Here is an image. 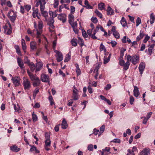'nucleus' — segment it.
<instances>
[{
  "mask_svg": "<svg viewBox=\"0 0 155 155\" xmlns=\"http://www.w3.org/2000/svg\"><path fill=\"white\" fill-rule=\"evenodd\" d=\"M7 16L11 22L14 23L17 17L16 13L11 10L8 12Z\"/></svg>",
  "mask_w": 155,
  "mask_h": 155,
  "instance_id": "1",
  "label": "nucleus"
},
{
  "mask_svg": "<svg viewBox=\"0 0 155 155\" xmlns=\"http://www.w3.org/2000/svg\"><path fill=\"white\" fill-rule=\"evenodd\" d=\"M23 84L25 90H29L31 87L30 81L25 77L23 78Z\"/></svg>",
  "mask_w": 155,
  "mask_h": 155,
  "instance_id": "2",
  "label": "nucleus"
},
{
  "mask_svg": "<svg viewBox=\"0 0 155 155\" xmlns=\"http://www.w3.org/2000/svg\"><path fill=\"white\" fill-rule=\"evenodd\" d=\"M38 29H37V38L39 37V35L42 32V28L43 27V22L42 21H39L38 23Z\"/></svg>",
  "mask_w": 155,
  "mask_h": 155,
  "instance_id": "3",
  "label": "nucleus"
},
{
  "mask_svg": "<svg viewBox=\"0 0 155 155\" xmlns=\"http://www.w3.org/2000/svg\"><path fill=\"white\" fill-rule=\"evenodd\" d=\"M54 52L56 53L57 56H56V59L57 61L58 62L61 61L63 59V55L62 53L60 51L55 50Z\"/></svg>",
  "mask_w": 155,
  "mask_h": 155,
  "instance_id": "4",
  "label": "nucleus"
},
{
  "mask_svg": "<svg viewBox=\"0 0 155 155\" xmlns=\"http://www.w3.org/2000/svg\"><path fill=\"white\" fill-rule=\"evenodd\" d=\"M58 18L63 23H65L66 21V15L65 14L61 13L58 15Z\"/></svg>",
  "mask_w": 155,
  "mask_h": 155,
  "instance_id": "5",
  "label": "nucleus"
},
{
  "mask_svg": "<svg viewBox=\"0 0 155 155\" xmlns=\"http://www.w3.org/2000/svg\"><path fill=\"white\" fill-rule=\"evenodd\" d=\"M12 80L15 86H18L20 85V78L18 77H12Z\"/></svg>",
  "mask_w": 155,
  "mask_h": 155,
  "instance_id": "6",
  "label": "nucleus"
},
{
  "mask_svg": "<svg viewBox=\"0 0 155 155\" xmlns=\"http://www.w3.org/2000/svg\"><path fill=\"white\" fill-rule=\"evenodd\" d=\"M41 81L43 82H49V77L48 75L42 74L41 76Z\"/></svg>",
  "mask_w": 155,
  "mask_h": 155,
  "instance_id": "7",
  "label": "nucleus"
},
{
  "mask_svg": "<svg viewBox=\"0 0 155 155\" xmlns=\"http://www.w3.org/2000/svg\"><path fill=\"white\" fill-rule=\"evenodd\" d=\"M150 153V150L149 148H145L140 152L139 155H149Z\"/></svg>",
  "mask_w": 155,
  "mask_h": 155,
  "instance_id": "8",
  "label": "nucleus"
},
{
  "mask_svg": "<svg viewBox=\"0 0 155 155\" xmlns=\"http://www.w3.org/2000/svg\"><path fill=\"white\" fill-rule=\"evenodd\" d=\"M72 98L74 100H77L78 99V91L77 89L76 90H74L73 91Z\"/></svg>",
  "mask_w": 155,
  "mask_h": 155,
  "instance_id": "9",
  "label": "nucleus"
},
{
  "mask_svg": "<svg viewBox=\"0 0 155 155\" xmlns=\"http://www.w3.org/2000/svg\"><path fill=\"white\" fill-rule=\"evenodd\" d=\"M54 20L53 18H50L48 21L47 25L49 26L50 28L54 29V26L53 25Z\"/></svg>",
  "mask_w": 155,
  "mask_h": 155,
  "instance_id": "10",
  "label": "nucleus"
},
{
  "mask_svg": "<svg viewBox=\"0 0 155 155\" xmlns=\"http://www.w3.org/2000/svg\"><path fill=\"white\" fill-rule=\"evenodd\" d=\"M145 67V64L143 62H141L140 63L139 67V69L140 74L142 75L143 74V72Z\"/></svg>",
  "mask_w": 155,
  "mask_h": 155,
  "instance_id": "11",
  "label": "nucleus"
},
{
  "mask_svg": "<svg viewBox=\"0 0 155 155\" xmlns=\"http://www.w3.org/2000/svg\"><path fill=\"white\" fill-rule=\"evenodd\" d=\"M139 58L136 55H134L132 56L131 62L132 63L135 65L138 62Z\"/></svg>",
  "mask_w": 155,
  "mask_h": 155,
  "instance_id": "12",
  "label": "nucleus"
},
{
  "mask_svg": "<svg viewBox=\"0 0 155 155\" xmlns=\"http://www.w3.org/2000/svg\"><path fill=\"white\" fill-rule=\"evenodd\" d=\"M134 95L136 97H137L139 96L140 93L139 91L138 88L137 86L134 87Z\"/></svg>",
  "mask_w": 155,
  "mask_h": 155,
  "instance_id": "13",
  "label": "nucleus"
},
{
  "mask_svg": "<svg viewBox=\"0 0 155 155\" xmlns=\"http://www.w3.org/2000/svg\"><path fill=\"white\" fill-rule=\"evenodd\" d=\"M17 62L18 65L21 69H23L25 68L24 66L23 62L22 61L21 59V58H17Z\"/></svg>",
  "mask_w": 155,
  "mask_h": 155,
  "instance_id": "14",
  "label": "nucleus"
},
{
  "mask_svg": "<svg viewBox=\"0 0 155 155\" xmlns=\"http://www.w3.org/2000/svg\"><path fill=\"white\" fill-rule=\"evenodd\" d=\"M107 12V15H112L114 14V12L112 8L109 6L107 7V8L106 10Z\"/></svg>",
  "mask_w": 155,
  "mask_h": 155,
  "instance_id": "15",
  "label": "nucleus"
},
{
  "mask_svg": "<svg viewBox=\"0 0 155 155\" xmlns=\"http://www.w3.org/2000/svg\"><path fill=\"white\" fill-rule=\"evenodd\" d=\"M10 149L12 151L14 152H18L20 150V148H18L16 145H13L11 146Z\"/></svg>",
  "mask_w": 155,
  "mask_h": 155,
  "instance_id": "16",
  "label": "nucleus"
},
{
  "mask_svg": "<svg viewBox=\"0 0 155 155\" xmlns=\"http://www.w3.org/2000/svg\"><path fill=\"white\" fill-rule=\"evenodd\" d=\"M35 72L39 71L40 70L41 68L42 67L43 64L41 63H38L36 64Z\"/></svg>",
  "mask_w": 155,
  "mask_h": 155,
  "instance_id": "17",
  "label": "nucleus"
},
{
  "mask_svg": "<svg viewBox=\"0 0 155 155\" xmlns=\"http://www.w3.org/2000/svg\"><path fill=\"white\" fill-rule=\"evenodd\" d=\"M68 125L65 119H64L62 121L61 124V127L64 129H66L68 127Z\"/></svg>",
  "mask_w": 155,
  "mask_h": 155,
  "instance_id": "18",
  "label": "nucleus"
},
{
  "mask_svg": "<svg viewBox=\"0 0 155 155\" xmlns=\"http://www.w3.org/2000/svg\"><path fill=\"white\" fill-rule=\"evenodd\" d=\"M30 45L31 48L32 50H34L37 48L36 43L35 42H31L30 43Z\"/></svg>",
  "mask_w": 155,
  "mask_h": 155,
  "instance_id": "19",
  "label": "nucleus"
},
{
  "mask_svg": "<svg viewBox=\"0 0 155 155\" xmlns=\"http://www.w3.org/2000/svg\"><path fill=\"white\" fill-rule=\"evenodd\" d=\"M155 46V44H153L152 45H149V48H148V51L149 52V54H150V55L152 53V50L153 49V48H154V47Z\"/></svg>",
  "mask_w": 155,
  "mask_h": 155,
  "instance_id": "20",
  "label": "nucleus"
},
{
  "mask_svg": "<svg viewBox=\"0 0 155 155\" xmlns=\"http://www.w3.org/2000/svg\"><path fill=\"white\" fill-rule=\"evenodd\" d=\"M21 45L22 48L24 51L25 52H26L25 50L26 49V46L25 40L23 39H22L21 40Z\"/></svg>",
  "mask_w": 155,
  "mask_h": 155,
  "instance_id": "21",
  "label": "nucleus"
},
{
  "mask_svg": "<svg viewBox=\"0 0 155 155\" xmlns=\"http://www.w3.org/2000/svg\"><path fill=\"white\" fill-rule=\"evenodd\" d=\"M111 54H109V55L107 58H106L105 57H104V64H105L107 63H108L110 60V57H111Z\"/></svg>",
  "mask_w": 155,
  "mask_h": 155,
  "instance_id": "22",
  "label": "nucleus"
},
{
  "mask_svg": "<svg viewBox=\"0 0 155 155\" xmlns=\"http://www.w3.org/2000/svg\"><path fill=\"white\" fill-rule=\"evenodd\" d=\"M144 35V34L141 32V31L140 32V35L138 36L136 38L137 41H139L141 39L143 38Z\"/></svg>",
  "mask_w": 155,
  "mask_h": 155,
  "instance_id": "23",
  "label": "nucleus"
},
{
  "mask_svg": "<svg viewBox=\"0 0 155 155\" xmlns=\"http://www.w3.org/2000/svg\"><path fill=\"white\" fill-rule=\"evenodd\" d=\"M49 14L51 16H52L51 18H54L56 17L57 15V14L56 12V11H55L54 12H52V11H49Z\"/></svg>",
  "mask_w": 155,
  "mask_h": 155,
  "instance_id": "24",
  "label": "nucleus"
},
{
  "mask_svg": "<svg viewBox=\"0 0 155 155\" xmlns=\"http://www.w3.org/2000/svg\"><path fill=\"white\" fill-rule=\"evenodd\" d=\"M120 23L124 27H125L127 25V23L124 17L122 18L121 20L120 21Z\"/></svg>",
  "mask_w": 155,
  "mask_h": 155,
  "instance_id": "25",
  "label": "nucleus"
},
{
  "mask_svg": "<svg viewBox=\"0 0 155 155\" xmlns=\"http://www.w3.org/2000/svg\"><path fill=\"white\" fill-rule=\"evenodd\" d=\"M98 8L99 10H103L104 9V4L103 3H100L98 4Z\"/></svg>",
  "mask_w": 155,
  "mask_h": 155,
  "instance_id": "26",
  "label": "nucleus"
},
{
  "mask_svg": "<svg viewBox=\"0 0 155 155\" xmlns=\"http://www.w3.org/2000/svg\"><path fill=\"white\" fill-rule=\"evenodd\" d=\"M84 4L85 5V7L87 9H92L93 7L91 6L89 4V2L87 0H85Z\"/></svg>",
  "mask_w": 155,
  "mask_h": 155,
  "instance_id": "27",
  "label": "nucleus"
},
{
  "mask_svg": "<svg viewBox=\"0 0 155 155\" xmlns=\"http://www.w3.org/2000/svg\"><path fill=\"white\" fill-rule=\"evenodd\" d=\"M40 81L39 79H38L37 80L35 81L33 83V86L35 87L40 85Z\"/></svg>",
  "mask_w": 155,
  "mask_h": 155,
  "instance_id": "28",
  "label": "nucleus"
},
{
  "mask_svg": "<svg viewBox=\"0 0 155 155\" xmlns=\"http://www.w3.org/2000/svg\"><path fill=\"white\" fill-rule=\"evenodd\" d=\"M28 65L30 67L31 70L32 72L34 71L35 68H36L34 64L32 62H31Z\"/></svg>",
  "mask_w": 155,
  "mask_h": 155,
  "instance_id": "29",
  "label": "nucleus"
},
{
  "mask_svg": "<svg viewBox=\"0 0 155 155\" xmlns=\"http://www.w3.org/2000/svg\"><path fill=\"white\" fill-rule=\"evenodd\" d=\"M43 2H44V4H45V0H39L35 5V7H38L39 5H41Z\"/></svg>",
  "mask_w": 155,
  "mask_h": 155,
  "instance_id": "30",
  "label": "nucleus"
},
{
  "mask_svg": "<svg viewBox=\"0 0 155 155\" xmlns=\"http://www.w3.org/2000/svg\"><path fill=\"white\" fill-rule=\"evenodd\" d=\"M69 18V22L70 24L72 23L74 21V16L72 15H69L68 16Z\"/></svg>",
  "mask_w": 155,
  "mask_h": 155,
  "instance_id": "31",
  "label": "nucleus"
},
{
  "mask_svg": "<svg viewBox=\"0 0 155 155\" xmlns=\"http://www.w3.org/2000/svg\"><path fill=\"white\" fill-rule=\"evenodd\" d=\"M9 28L7 29V30H5V33L7 35H10L12 32V27L10 24H9Z\"/></svg>",
  "mask_w": 155,
  "mask_h": 155,
  "instance_id": "32",
  "label": "nucleus"
},
{
  "mask_svg": "<svg viewBox=\"0 0 155 155\" xmlns=\"http://www.w3.org/2000/svg\"><path fill=\"white\" fill-rule=\"evenodd\" d=\"M71 42L73 46L75 47L77 45V39L73 38L71 40Z\"/></svg>",
  "mask_w": 155,
  "mask_h": 155,
  "instance_id": "33",
  "label": "nucleus"
},
{
  "mask_svg": "<svg viewBox=\"0 0 155 155\" xmlns=\"http://www.w3.org/2000/svg\"><path fill=\"white\" fill-rule=\"evenodd\" d=\"M155 19V17L153 13L151 14L150 15V22L151 24H153L154 21Z\"/></svg>",
  "mask_w": 155,
  "mask_h": 155,
  "instance_id": "34",
  "label": "nucleus"
},
{
  "mask_svg": "<svg viewBox=\"0 0 155 155\" xmlns=\"http://www.w3.org/2000/svg\"><path fill=\"white\" fill-rule=\"evenodd\" d=\"M30 78L32 81L37 80L38 79H39L36 75H34L33 74L30 76Z\"/></svg>",
  "mask_w": 155,
  "mask_h": 155,
  "instance_id": "35",
  "label": "nucleus"
},
{
  "mask_svg": "<svg viewBox=\"0 0 155 155\" xmlns=\"http://www.w3.org/2000/svg\"><path fill=\"white\" fill-rule=\"evenodd\" d=\"M105 127L104 125H102L100 128V132L99 134V136L101 134V133H103Z\"/></svg>",
  "mask_w": 155,
  "mask_h": 155,
  "instance_id": "36",
  "label": "nucleus"
},
{
  "mask_svg": "<svg viewBox=\"0 0 155 155\" xmlns=\"http://www.w3.org/2000/svg\"><path fill=\"white\" fill-rule=\"evenodd\" d=\"M24 63L25 64H27L28 65L31 63L30 60L28 59V57L26 56L24 57Z\"/></svg>",
  "mask_w": 155,
  "mask_h": 155,
  "instance_id": "37",
  "label": "nucleus"
},
{
  "mask_svg": "<svg viewBox=\"0 0 155 155\" xmlns=\"http://www.w3.org/2000/svg\"><path fill=\"white\" fill-rule=\"evenodd\" d=\"M38 119L37 116L36 114H34L33 112L32 114V119L34 122H36Z\"/></svg>",
  "mask_w": 155,
  "mask_h": 155,
  "instance_id": "38",
  "label": "nucleus"
},
{
  "mask_svg": "<svg viewBox=\"0 0 155 155\" xmlns=\"http://www.w3.org/2000/svg\"><path fill=\"white\" fill-rule=\"evenodd\" d=\"M94 12L100 18H102V15L97 9L95 10Z\"/></svg>",
  "mask_w": 155,
  "mask_h": 155,
  "instance_id": "39",
  "label": "nucleus"
},
{
  "mask_svg": "<svg viewBox=\"0 0 155 155\" xmlns=\"http://www.w3.org/2000/svg\"><path fill=\"white\" fill-rule=\"evenodd\" d=\"M130 63H128L126 62V63L124 64V70L125 71L127 70L129 68V66L130 65Z\"/></svg>",
  "mask_w": 155,
  "mask_h": 155,
  "instance_id": "40",
  "label": "nucleus"
},
{
  "mask_svg": "<svg viewBox=\"0 0 155 155\" xmlns=\"http://www.w3.org/2000/svg\"><path fill=\"white\" fill-rule=\"evenodd\" d=\"M78 44L80 45L81 47H82L84 45V41L80 38L78 37Z\"/></svg>",
  "mask_w": 155,
  "mask_h": 155,
  "instance_id": "41",
  "label": "nucleus"
},
{
  "mask_svg": "<svg viewBox=\"0 0 155 155\" xmlns=\"http://www.w3.org/2000/svg\"><path fill=\"white\" fill-rule=\"evenodd\" d=\"M45 143V145L46 147H50V146L51 141L50 139H46Z\"/></svg>",
  "mask_w": 155,
  "mask_h": 155,
  "instance_id": "42",
  "label": "nucleus"
},
{
  "mask_svg": "<svg viewBox=\"0 0 155 155\" xmlns=\"http://www.w3.org/2000/svg\"><path fill=\"white\" fill-rule=\"evenodd\" d=\"M113 34L114 37L118 39L120 37V34L117 31L114 32V33H113Z\"/></svg>",
  "mask_w": 155,
  "mask_h": 155,
  "instance_id": "43",
  "label": "nucleus"
},
{
  "mask_svg": "<svg viewBox=\"0 0 155 155\" xmlns=\"http://www.w3.org/2000/svg\"><path fill=\"white\" fill-rule=\"evenodd\" d=\"M100 49V51H102L104 50V52L106 51V49L105 48V47L103 44L102 43L101 44Z\"/></svg>",
  "mask_w": 155,
  "mask_h": 155,
  "instance_id": "44",
  "label": "nucleus"
},
{
  "mask_svg": "<svg viewBox=\"0 0 155 155\" xmlns=\"http://www.w3.org/2000/svg\"><path fill=\"white\" fill-rule=\"evenodd\" d=\"M126 50V49L125 48H122L120 51V56L121 58H122L124 55V51Z\"/></svg>",
  "mask_w": 155,
  "mask_h": 155,
  "instance_id": "45",
  "label": "nucleus"
},
{
  "mask_svg": "<svg viewBox=\"0 0 155 155\" xmlns=\"http://www.w3.org/2000/svg\"><path fill=\"white\" fill-rule=\"evenodd\" d=\"M71 56L69 54H67L66 57H65L64 61V62H67L70 59Z\"/></svg>",
  "mask_w": 155,
  "mask_h": 155,
  "instance_id": "46",
  "label": "nucleus"
},
{
  "mask_svg": "<svg viewBox=\"0 0 155 155\" xmlns=\"http://www.w3.org/2000/svg\"><path fill=\"white\" fill-rule=\"evenodd\" d=\"M107 43L109 44H111L113 47L115 46L117 44V42L114 41H111L110 42Z\"/></svg>",
  "mask_w": 155,
  "mask_h": 155,
  "instance_id": "47",
  "label": "nucleus"
},
{
  "mask_svg": "<svg viewBox=\"0 0 155 155\" xmlns=\"http://www.w3.org/2000/svg\"><path fill=\"white\" fill-rule=\"evenodd\" d=\"M42 15L45 18L47 17L48 16V13L45 11H43L41 12Z\"/></svg>",
  "mask_w": 155,
  "mask_h": 155,
  "instance_id": "48",
  "label": "nucleus"
},
{
  "mask_svg": "<svg viewBox=\"0 0 155 155\" xmlns=\"http://www.w3.org/2000/svg\"><path fill=\"white\" fill-rule=\"evenodd\" d=\"M136 26H138L141 23V20L139 17H138L136 21Z\"/></svg>",
  "mask_w": 155,
  "mask_h": 155,
  "instance_id": "49",
  "label": "nucleus"
},
{
  "mask_svg": "<svg viewBox=\"0 0 155 155\" xmlns=\"http://www.w3.org/2000/svg\"><path fill=\"white\" fill-rule=\"evenodd\" d=\"M132 56H130V55H128L127 57V62L129 63L130 61H132Z\"/></svg>",
  "mask_w": 155,
  "mask_h": 155,
  "instance_id": "50",
  "label": "nucleus"
},
{
  "mask_svg": "<svg viewBox=\"0 0 155 155\" xmlns=\"http://www.w3.org/2000/svg\"><path fill=\"white\" fill-rule=\"evenodd\" d=\"M54 3L53 4L54 7L56 8L58 5L59 1L58 0H54Z\"/></svg>",
  "mask_w": 155,
  "mask_h": 155,
  "instance_id": "51",
  "label": "nucleus"
},
{
  "mask_svg": "<svg viewBox=\"0 0 155 155\" xmlns=\"http://www.w3.org/2000/svg\"><path fill=\"white\" fill-rule=\"evenodd\" d=\"M101 155H107L110 153V152L107 153L104 150H103L101 153Z\"/></svg>",
  "mask_w": 155,
  "mask_h": 155,
  "instance_id": "52",
  "label": "nucleus"
},
{
  "mask_svg": "<svg viewBox=\"0 0 155 155\" xmlns=\"http://www.w3.org/2000/svg\"><path fill=\"white\" fill-rule=\"evenodd\" d=\"M72 28H76L77 26V23L76 21L73 22L72 23L70 24Z\"/></svg>",
  "mask_w": 155,
  "mask_h": 155,
  "instance_id": "53",
  "label": "nucleus"
},
{
  "mask_svg": "<svg viewBox=\"0 0 155 155\" xmlns=\"http://www.w3.org/2000/svg\"><path fill=\"white\" fill-rule=\"evenodd\" d=\"M15 49H16V51L17 53L18 54H20L21 52L20 50L19 47L18 45H15Z\"/></svg>",
  "mask_w": 155,
  "mask_h": 155,
  "instance_id": "54",
  "label": "nucleus"
},
{
  "mask_svg": "<svg viewBox=\"0 0 155 155\" xmlns=\"http://www.w3.org/2000/svg\"><path fill=\"white\" fill-rule=\"evenodd\" d=\"M25 7L26 10L27 12H28L31 8V6L29 5H26Z\"/></svg>",
  "mask_w": 155,
  "mask_h": 155,
  "instance_id": "55",
  "label": "nucleus"
},
{
  "mask_svg": "<svg viewBox=\"0 0 155 155\" xmlns=\"http://www.w3.org/2000/svg\"><path fill=\"white\" fill-rule=\"evenodd\" d=\"M91 21L94 23H97L98 21L96 17H92L91 18Z\"/></svg>",
  "mask_w": 155,
  "mask_h": 155,
  "instance_id": "56",
  "label": "nucleus"
},
{
  "mask_svg": "<svg viewBox=\"0 0 155 155\" xmlns=\"http://www.w3.org/2000/svg\"><path fill=\"white\" fill-rule=\"evenodd\" d=\"M32 9L33 10V13H34V14H35L36 15H38L39 10L38 8H36L35 10V7H33L32 8Z\"/></svg>",
  "mask_w": 155,
  "mask_h": 155,
  "instance_id": "57",
  "label": "nucleus"
},
{
  "mask_svg": "<svg viewBox=\"0 0 155 155\" xmlns=\"http://www.w3.org/2000/svg\"><path fill=\"white\" fill-rule=\"evenodd\" d=\"M101 66V65L98 64L97 66H96L95 67V69H94V71L96 72H98V69H99Z\"/></svg>",
  "mask_w": 155,
  "mask_h": 155,
  "instance_id": "58",
  "label": "nucleus"
},
{
  "mask_svg": "<svg viewBox=\"0 0 155 155\" xmlns=\"http://www.w3.org/2000/svg\"><path fill=\"white\" fill-rule=\"evenodd\" d=\"M97 32H95L94 31L93 34H91V37L93 39H97V37L95 36V34Z\"/></svg>",
  "mask_w": 155,
  "mask_h": 155,
  "instance_id": "59",
  "label": "nucleus"
},
{
  "mask_svg": "<svg viewBox=\"0 0 155 155\" xmlns=\"http://www.w3.org/2000/svg\"><path fill=\"white\" fill-rule=\"evenodd\" d=\"M150 37L148 36L147 35H146V37L144 38V39L143 40V42L144 43H146L148 40L150 39Z\"/></svg>",
  "mask_w": 155,
  "mask_h": 155,
  "instance_id": "60",
  "label": "nucleus"
},
{
  "mask_svg": "<svg viewBox=\"0 0 155 155\" xmlns=\"http://www.w3.org/2000/svg\"><path fill=\"white\" fill-rule=\"evenodd\" d=\"M45 5V4H44V2H43L42 4H41V5H40V11L41 12L44 11Z\"/></svg>",
  "mask_w": 155,
  "mask_h": 155,
  "instance_id": "61",
  "label": "nucleus"
},
{
  "mask_svg": "<svg viewBox=\"0 0 155 155\" xmlns=\"http://www.w3.org/2000/svg\"><path fill=\"white\" fill-rule=\"evenodd\" d=\"M87 90L88 91L90 94H91L93 93L92 89L90 85L88 86L87 87Z\"/></svg>",
  "mask_w": 155,
  "mask_h": 155,
  "instance_id": "62",
  "label": "nucleus"
},
{
  "mask_svg": "<svg viewBox=\"0 0 155 155\" xmlns=\"http://www.w3.org/2000/svg\"><path fill=\"white\" fill-rule=\"evenodd\" d=\"M31 147V148L30 150V151L31 152H33L36 149V147L34 146L30 145Z\"/></svg>",
  "mask_w": 155,
  "mask_h": 155,
  "instance_id": "63",
  "label": "nucleus"
},
{
  "mask_svg": "<svg viewBox=\"0 0 155 155\" xmlns=\"http://www.w3.org/2000/svg\"><path fill=\"white\" fill-rule=\"evenodd\" d=\"M134 101V99L133 97H131L130 98V102L131 104L132 105L133 104Z\"/></svg>",
  "mask_w": 155,
  "mask_h": 155,
  "instance_id": "64",
  "label": "nucleus"
}]
</instances>
